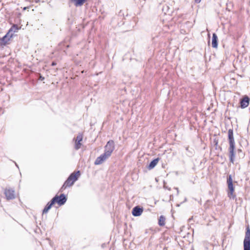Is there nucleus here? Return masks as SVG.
I'll return each instance as SVG.
<instances>
[{
    "label": "nucleus",
    "mask_w": 250,
    "mask_h": 250,
    "mask_svg": "<svg viewBox=\"0 0 250 250\" xmlns=\"http://www.w3.org/2000/svg\"><path fill=\"white\" fill-rule=\"evenodd\" d=\"M40 80H44V77H42L41 76L40 77Z\"/></svg>",
    "instance_id": "obj_23"
},
{
    "label": "nucleus",
    "mask_w": 250,
    "mask_h": 250,
    "mask_svg": "<svg viewBox=\"0 0 250 250\" xmlns=\"http://www.w3.org/2000/svg\"><path fill=\"white\" fill-rule=\"evenodd\" d=\"M212 47L213 48H217L218 46V37L215 33H213L212 38Z\"/></svg>",
    "instance_id": "obj_12"
},
{
    "label": "nucleus",
    "mask_w": 250,
    "mask_h": 250,
    "mask_svg": "<svg viewBox=\"0 0 250 250\" xmlns=\"http://www.w3.org/2000/svg\"><path fill=\"white\" fill-rule=\"evenodd\" d=\"M214 143H215V145L216 146V147H217V146H218V140H214ZM216 149H217V148H216Z\"/></svg>",
    "instance_id": "obj_20"
},
{
    "label": "nucleus",
    "mask_w": 250,
    "mask_h": 250,
    "mask_svg": "<svg viewBox=\"0 0 250 250\" xmlns=\"http://www.w3.org/2000/svg\"><path fill=\"white\" fill-rule=\"evenodd\" d=\"M166 218L163 215H161L158 219V224L161 227H163L165 225Z\"/></svg>",
    "instance_id": "obj_15"
},
{
    "label": "nucleus",
    "mask_w": 250,
    "mask_h": 250,
    "mask_svg": "<svg viewBox=\"0 0 250 250\" xmlns=\"http://www.w3.org/2000/svg\"><path fill=\"white\" fill-rule=\"evenodd\" d=\"M86 0H76L75 5L76 6H82Z\"/></svg>",
    "instance_id": "obj_16"
},
{
    "label": "nucleus",
    "mask_w": 250,
    "mask_h": 250,
    "mask_svg": "<svg viewBox=\"0 0 250 250\" xmlns=\"http://www.w3.org/2000/svg\"><path fill=\"white\" fill-rule=\"evenodd\" d=\"M250 98L248 96H244L240 102V107L242 108H245L248 106L250 103Z\"/></svg>",
    "instance_id": "obj_9"
},
{
    "label": "nucleus",
    "mask_w": 250,
    "mask_h": 250,
    "mask_svg": "<svg viewBox=\"0 0 250 250\" xmlns=\"http://www.w3.org/2000/svg\"><path fill=\"white\" fill-rule=\"evenodd\" d=\"M83 139V135L82 133H79L76 138H74V141L82 142Z\"/></svg>",
    "instance_id": "obj_17"
},
{
    "label": "nucleus",
    "mask_w": 250,
    "mask_h": 250,
    "mask_svg": "<svg viewBox=\"0 0 250 250\" xmlns=\"http://www.w3.org/2000/svg\"><path fill=\"white\" fill-rule=\"evenodd\" d=\"M13 37V34L11 33V34H9V33H7V34L4 36L2 38L0 39V43L1 45H5L8 43V42L9 41L10 38H11Z\"/></svg>",
    "instance_id": "obj_10"
},
{
    "label": "nucleus",
    "mask_w": 250,
    "mask_h": 250,
    "mask_svg": "<svg viewBox=\"0 0 250 250\" xmlns=\"http://www.w3.org/2000/svg\"><path fill=\"white\" fill-rule=\"evenodd\" d=\"M250 240V228L248 225L246 227V231L245 232V238L244 240V250L246 249L248 246L247 242Z\"/></svg>",
    "instance_id": "obj_7"
},
{
    "label": "nucleus",
    "mask_w": 250,
    "mask_h": 250,
    "mask_svg": "<svg viewBox=\"0 0 250 250\" xmlns=\"http://www.w3.org/2000/svg\"><path fill=\"white\" fill-rule=\"evenodd\" d=\"M82 144L81 142L75 141V146L74 148L76 150H78L81 147Z\"/></svg>",
    "instance_id": "obj_18"
},
{
    "label": "nucleus",
    "mask_w": 250,
    "mask_h": 250,
    "mask_svg": "<svg viewBox=\"0 0 250 250\" xmlns=\"http://www.w3.org/2000/svg\"><path fill=\"white\" fill-rule=\"evenodd\" d=\"M201 1V0H195V2L196 3H200Z\"/></svg>",
    "instance_id": "obj_22"
},
{
    "label": "nucleus",
    "mask_w": 250,
    "mask_h": 250,
    "mask_svg": "<svg viewBox=\"0 0 250 250\" xmlns=\"http://www.w3.org/2000/svg\"><path fill=\"white\" fill-rule=\"evenodd\" d=\"M109 157V156L108 155H106V154L104 153L97 158L94 162V164L95 165H100L102 164L105 160H106Z\"/></svg>",
    "instance_id": "obj_8"
},
{
    "label": "nucleus",
    "mask_w": 250,
    "mask_h": 250,
    "mask_svg": "<svg viewBox=\"0 0 250 250\" xmlns=\"http://www.w3.org/2000/svg\"><path fill=\"white\" fill-rule=\"evenodd\" d=\"M237 151H238V152H242V150H241V149H238L237 150Z\"/></svg>",
    "instance_id": "obj_24"
},
{
    "label": "nucleus",
    "mask_w": 250,
    "mask_h": 250,
    "mask_svg": "<svg viewBox=\"0 0 250 250\" xmlns=\"http://www.w3.org/2000/svg\"><path fill=\"white\" fill-rule=\"evenodd\" d=\"M57 64L56 62H53L51 63V65L52 66H55Z\"/></svg>",
    "instance_id": "obj_21"
},
{
    "label": "nucleus",
    "mask_w": 250,
    "mask_h": 250,
    "mask_svg": "<svg viewBox=\"0 0 250 250\" xmlns=\"http://www.w3.org/2000/svg\"><path fill=\"white\" fill-rule=\"evenodd\" d=\"M67 198L63 194H61L60 196L56 195L50 202L47 203L42 211V213H46L55 203H57L60 206H62L64 204Z\"/></svg>",
    "instance_id": "obj_2"
},
{
    "label": "nucleus",
    "mask_w": 250,
    "mask_h": 250,
    "mask_svg": "<svg viewBox=\"0 0 250 250\" xmlns=\"http://www.w3.org/2000/svg\"><path fill=\"white\" fill-rule=\"evenodd\" d=\"M80 176L81 173L79 170L77 171H74L66 179V180L64 182V184L61 187L60 190L62 191L67 188L71 187L78 179Z\"/></svg>",
    "instance_id": "obj_3"
},
{
    "label": "nucleus",
    "mask_w": 250,
    "mask_h": 250,
    "mask_svg": "<svg viewBox=\"0 0 250 250\" xmlns=\"http://www.w3.org/2000/svg\"><path fill=\"white\" fill-rule=\"evenodd\" d=\"M228 140L229 142V156L230 162L233 164L235 160V153L234 151L235 146L233 137V131L232 129L228 130Z\"/></svg>",
    "instance_id": "obj_1"
},
{
    "label": "nucleus",
    "mask_w": 250,
    "mask_h": 250,
    "mask_svg": "<svg viewBox=\"0 0 250 250\" xmlns=\"http://www.w3.org/2000/svg\"><path fill=\"white\" fill-rule=\"evenodd\" d=\"M143 211L142 208H140L139 206L134 207L132 211V215L134 216H140Z\"/></svg>",
    "instance_id": "obj_11"
},
{
    "label": "nucleus",
    "mask_w": 250,
    "mask_h": 250,
    "mask_svg": "<svg viewBox=\"0 0 250 250\" xmlns=\"http://www.w3.org/2000/svg\"><path fill=\"white\" fill-rule=\"evenodd\" d=\"M247 243L248 246H247L246 249L245 250H250V240H249Z\"/></svg>",
    "instance_id": "obj_19"
},
{
    "label": "nucleus",
    "mask_w": 250,
    "mask_h": 250,
    "mask_svg": "<svg viewBox=\"0 0 250 250\" xmlns=\"http://www.w3.org/2000/svg\"><path fill=\"white\" fill-rule=\"evenodd\" d=\"M4 194L7 200H12L15 198V190L13 188H5Z\"/></svg>",
    "instance_id": "obj_6"
},
{
    "label": "nucleus",
    "mask_w": 250,
    "mask_h": 250,
    "mask_svg": "<svg viewBox=\"0 0 250 250\" xmlns=\"http://www.w3.org/2000/svg\"><path fill=\"white\" fill-rule=\"evenodd\" d=\"M159 160H160V158H157L154 159L153 161H152L147 167L148 169H153L157 165V164L159 162Z\"/></svg>",
    "instance_id": "obj_13"
},
{
    "label": "nucleus",
    "mask_w": 250,
    "mask_h": 250,
    "mask_svg": "<svg viewBox=\"0 0 250 250\" xmlns=\"http://www.w3.org/2000/svg\"><path fill=\"white\" fill-rule=\"evenodd\" d=\"M19 29V27L17 24H13L10 29L9 30L8 33H9L10 34L11 33L13 34V36L14 35V33L17 32Z\"/></svg>",
    "instance_id": "obj_14"
},
{
    "label": "nucleus",
    "mask_w": 250,
    "mask_h": 250,
    "mask_svg": "<svg viewBox=\"0 0 250 250\" xmlns=\"http://www.w3.org/2000/svg\"><path fill=\"white\" fill-rule=\"evenodd\" d=\"M105 150L104 152L106 155H108L109 156H110L112 152L114 150L115 148V145H114V142L113 140H110L109 141L106 145H105Z\"/></svg>",
    "instance_id": "obj_5"
},
{
    "label": "nucleus",
    "mask_w": 250,
    "mask_h": 250,
    "mask_svg": "<svg viewBox=\"0 0 250 250\" xmlns=\"http://www.w3.org/2000/svg\"><path fill=\"white\" fill-rule=\"evenodd\" d=\"M227 183L228 187V195L229 198L234 199L235 198L236 195L234 193V188L232 183V179L231 175H229L227 177Z\"/></svg>",
    "instance_id": "obj_4"
}]
</instances>
